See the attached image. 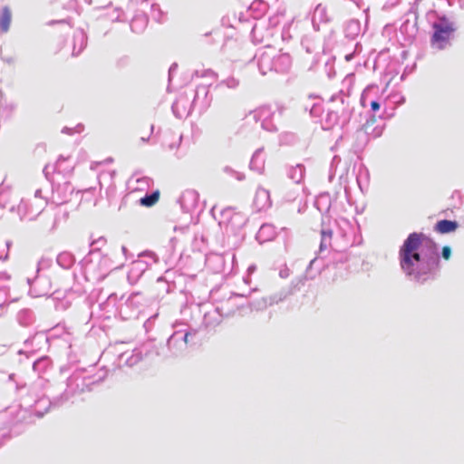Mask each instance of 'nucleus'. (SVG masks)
<instances>
[{
    "label": "nucleus",
    "instance_id": "7c9ffc66",
    "mask_svg": "<svg viewBox=\"0 0 464 464\" xmlns=\"http://www.w3.org/2000/svg\"><path fill=\"white\" fill-rule=\"evenodd\" d=\"M176 67H177V64H172L169 68V76L172 74V72H174V70H176Z\"/></svg>",
    "mask_w": 464,
    "mask_h": 464
},
{
    "label": "nucleus",
    "instance_id": "c9c22d12",
    "mask_svg": "<svg viewBox=\"0 0 464 464\" xmlns=\"http://www.w3.org/2000/svg\"><path fill=\"white\" fill-rule=\"evenodd\" d=\"M351 58H352V55H351V54H350V55H346V60H347V61L351 60Z\"/></svg>",
    "mask_w": 464,
    "mask_h": 464
},
{
    "label": "nucleus",
    "instance_id": "0eeeda50",
    "mask_svg": "<svg viewBox=\"0 0 464 464\" xmlns=\"http://www.w3.org/2000/svg\"><path fill=\"white\" fill-rule=\"evenodd\" d=\"M292 60L288 53H281L274 59L276 72H284L291 67Z\"/></svg>",
    "mask_w": 464,
    "mask_h": 464
},
{
    "label": "nucleus",
    "instance_id": "6ab92c4d",
    "mask_svg": "<svg viewBox=\"0 0 464 464\" xmlns=\"http://www.w3.org/2000/svg\"><path fill=\"white\" fill-rule=\"evenodd\" d=\"M10 277L5 273L0 274V297L6 296V290L9 287Z\"/></svg>",
    "mask_w": 464,
    "mask_h": 464
},
{
    "label": "nucleus",
    "instance_id": "c756f323",
    "mask_svg": "<svg viewBox=\"0 0 464 464\" xmlns=\"http://www.w3.org/2000/svg\"><path fill=\"white\" fill-rule=\"evenodd\" d=\"M329 118H330L331 120H334V121H336V120H337V118H338L337 113L333 112V111H332V112H330V113H329Z\"/></svg>",
    "mask_w": 464,
    "mask_h": 464
},
{
    "label": "nucleus",
    "instance_id": "dca6fc26",
    "mask_svg": "<svg viewBox=\"0 0 464 464\" xmlns=\"http://www.w3.org/2000/svg\"><path fill=\"white\" fill-rule=\"evenodd\" d=\"M264 167V160L262 157V149L257 150L250 161V168L260 171Z\"/></svg>",
    "mask_w": 464,
    "mask_h": 464
},
{
    "label": "nucleus",
    "instance_id": "e433bc0d",
    "mask_svg": "<svg viewBox=\"0 0 464 464\" xmlns=\"http://www.w3.org/2000/svg\"><path fill=\"white\" fill-rule=\"evenodd\" d=\"M102 241L103 242L104 240H103V238H102V237H101V238L98 240V242H102Z\"/></svg>",
    "mask_w": 464,
    "mask_h": 464
},
{
    "label": "nucleus",
    "instance_id": "f3484780",
    "mask_svg": "<svg viewBox=\"0 0 464 464\" xmlns=\"http://www.w3.org/2000/svg\"><path fill=\"white\" fill-rule=\"evenodd\" d=\"M181 102H182V100L179 99L172 105L173 113L176 115L177 118H179V119L188 116L190 112V107L187 108V107L183 106L182 109L179 108L181 105Z\"/></svg>",
    "mask_w": 464,
    "mask_h": 464
},
{
    "label": "nucleus",
    "instance_id": "b1692460",
    "mask_svg": "<svg viewBox=\"0 0 464 464\" xmlns=\"http://www.w3.org/2000/svg\"><path fill=\"white\" fill-rule=\"evenodd\" d=\"M177 338H178V334H173V335H171V336L169 337V341H168V345H169V348H170V347L172 346V344L176 342Z\"/></svg>",
    "mask_w": 464,
    "mask_h": 464
},
{
    "label": "nucleus",
    "instance_id": "4be33fe9",
    "mask_svg": "<svg viewBox=\"0 0 464 464\" xmlns=\"http://www.w3.org/2000/svg\"><path fill=\"white\" fill-rule=\"evenodd\" d=\"M226 85L227 88L235 89L238 86L239 82L238 80L235 79L234 77L228 78L223 82H220V85Z\"/></svg>",
    "mask_w": 464,
    "mask_h": 464
},
{
    "label": "nucleus",
    "instance_id": "6e6552de",
    "mask_svg": "<svg viewBox=\"0 0 464 464\" xmlns=\"http://www.w3.org/2000/svg\"><path fill=\"white\" fill-rule=\"evenodd\" d=\"M275 57L268 53H264L258 59V67L262 74H266L267 72L275 71L274 69Z\"/></svg>",
    "mask_w": 464,
    "mask_h": 464
},
{
    "label": "nucleus",
    "instance_id": "f03ea898",
    "mask_svg": "<svg viewBox=\"0 0 464 464\" xmlns=\"http://www.w3.org/2000/svg\"><path fill=\"white\" fill-rule=\"evenodd\" d=\"M285 110V107L281 104L262 106L249 111L246 119L256 122L260 121L262 129L267 131H275L277 130V123L280 121Z\"/></svg>",
    "mask_w": 464,
    "mask_h": 464
},
{
    "label": "nucleus",
    "instance_id": "412c9836",
    "mask_svg": "<svg viewBox=\"0 0 464 464\" xmlns=\"http://www.w3.org/2000/svg\"><path fill=\"white\" fill-rule=\"evenodd\" d=\"M34 198L37 199V210L40 212L41 209L44 208L46 205V201L42 198V190L36 189L34 193Z\"/></svg>",
    "mask_w": 464,
    "mask_h": 464
},
{
    "label": "nucleus",
    "instance_id": "72a5a7b5",
    "mask_svg": "<svg viewBox=\"0 0 464 464\" xmlns=\"http://www.w3.org/2000/svg\"><path fill=\"white\" fill-rule=\"evenodd\" d=\"M136 22H137V20H133V21H132V23L130 24V27H131V30H132V31H135L134 26H135V23H136Z\"/></svg>",
    "mask_w": 464,
    "mask_h": 464
},
{
    "label": "nucleus",
    "instance_id": "7ed1b4c3",
    "mask_svg": "<svg viewBox=\"0 0 464 464\" xmlns=\"http://www.w3.org/2000/svg\"><path fill=\"white\" fill-rule=\"evenodd\" d=\"M433 34L431 37V45L434 48L442 50L446 47L450 38V35L455 31L454 24L447 18L442 17L432 25Z\"/></svg>",
    "mask_w": 464,
    "mask_h": 464
},
{
    "label": "nucleus",
    "instance_id": "393cba45",
    "mask_svg": "<svg viewBox=\"0 0 464 464\" xmlns=\"http://www.w3.org/2000/svg\"><path fill=\"white\" fill-rule=\"evenodd\" d=\"M371 109L372 111H378L380 109V103L377 101H372L371 102Z\"/></svg>",
    "mask_w": 464,
    "mask_h": 464
},
{
    "label": "nucleus",
    "instance_id": "a878e982",
    "mask_svg": "<svg viewBox=\"0 0 464 464\" xmlns=\"http://www.w3.org/2000/svg\"><path fill=\"white\" fill-rule=\"evenodd\" d=\"M143 256H148V257H150V259H152V260H153V262H154V263H156V262L158 261L157 256H155V254H154V253H152V252L145 253Z\"/></svg>",
    "mask_w": 464,
    "mask_h": 464
},
{
    "label": "nucleus",
    "instance_id": "2eb2a0df",
    "mask_svg": "<svg viewBox=\"0 0 464 464\" xmlns=\"http://www.w3.org/2000/svg\"><path fill=\"white\" fill-rule=\"evenodd\" d=\"M304 166L298 164V165L291 168V169L289 170V173H288V177H289V179L294 180L296 184H299L304 178Z\"/></svg>",
    "mask_w": 464,
    "mask_h": 464
},
{
    "label": "nucleus",
    "instance_id": "9b49d317",
    "mask_svg": "<svg viewBox=\"0 0 464 464\" xmlns=\"http://www.w3.org/2000/svg\"><path fill=\"white\" fill-rule=\"evenodd\" d=\"M459 227L457 221L443 219L437 222L435 229L440 234H448L455 231Z\"/></svg>",
    "mask_w": 464,
    "mask_h": 464
},
{
    "label": "nucleus",
    "instance_id": "ddd939ff",
    "mask_svg": "<svg viewBox=\"0 0 464 464\" xmlns=\"http://www.w3.org/2000/svg\"><path fill=\"white\" fill-rule=\"evenodd\" d=\"M12 21V13L8 6H4L0 14V29L3 33L8 32Z\"/></svg>",
    "mask_w": 464,
    "mask_h": 464
},
{
    "label": "nucleus",
    "instance_id": "39448f33",
    "mask_svg": "<svg viewBox=\"0 0 464 464\" xmlns=\"http://www.w3.org/2000/svg\"><path fill=\"white\" fill-rule=\"evenodd\" d=\"M254 204L258 210L268 208L271 204L268 190L262 188H258L256 192Z\"/></svg>",
    "mask_w": 464,
    "mask_h": 464
},
{
    "label": "nucleus",
    "instance_id": "a211bd4d",
    "mask_svg": "<svg viewBox=\"0 0 464 464\" xmlns=\"http://www.w3.org/2000/svg\"><path fill=\"white\" fill-rule=\"evenodd\" d=\"M160 194L158 191L152 192L151 194L146 195L145 197L141 198L140 202V205L145 207H151L153 206L159 199Z\"/></svg>",
    "mask_w": 464,
    "mask_h": 464
},
{
    "label": "nucleus",
    "instance_id": "bb28decb",
    "mask_svg": "<svg viewBox=\"0 0 464 464\" xmlns=\"http://www.w3.org/2000/svg\"><path fill=\"white\" fill-rule=\"evenodd\" d=\"M133 265L135 266H138L141 270L145 269L144 264H143V262L141 260H137V261L133 262Z\"/></svg>",
    "mask_w": 464,
    "mask_h": 464
},
{
    "label": "nucleus",
    "instance_id": "4468645a",
    "mask_svg": "<svg viewBox=\"0 0 464 464\" xmlns=\"http://www.w3.org/2000/svg\"><path fill=\"white\" fill-rule=\"evenodd\" d=\"M333 231L330 228H322L321 230V243L319 251L323 252L331 246Z\"/></svg>",
    "mask_w": 464,
    "mask_h": 464
},
{
    "label": "nucleus",
    "instance_id": "2f4dec72",
    "mask_svg": "<svg viewBox=\"0 0 464 464\" xmlns=\"http://www.w3.org/2000/svg\"><path fill=\"white\" fill-rule=\"evenodd\" d=\"M340 159L338 156H334L333 160H332V166L334 165L335 163H337V161H339Z\"/></svg>",
    "mask_w": 464,
    "mask_h": 464
},
{
    "label": "nucleus",
    "instance_id": "cd10ccee",
    "mask_svg": "<svg viewBox=\"0 0 464 464\" xmlns=\"http://www.w3.org/2000/svg\"><path fill=\"white\" fill-rule=\"evenodd\" d=\"M2 59L4 60V62L7 63L8 64H12L14 62V59L13 57H8V58L3 57Z\"/></svg>",
    "mask_w": 464,
    "mask_h": 464
},
{
    "label": "nucleus",
    "instance_id": "20e7f679",
    "mask_svg": "<svg viewBox=\"0 0 464 464\" xmlns=\"http://www.w3.org/2000/svg\"><path fill=\"white\" fill-rule=\"evenodd\" d=\"M198 201V193L195 189H185L180 198L179 203L185 211H190L196 208Z\"/></svg>",
    "mask_w": 464,
    "mask_h": 464
},
{
    "label": "nucleus",
    "instance_id": "5701e85b",
    "mask_svg": "<svg viewBox=\"0 0 464 464\" xmlns=\"http://www.w3.org/2000/svg\"><path fill=\"white\" fill-rule=\"evenodd\" d=\"M442 257L446 260L450 259V256H451V249L450 246H445L443 248H442Z\"/></svg>",
    "mask_w": 464,
    "mask_h": 464
},
{
    "label": "nucleus",
    "instance_id": "aec40b11",
    "mask_svg": "<svg viewBox=\"0 0 464 464\" xmlns=\"http://www.w3.org/2000/svg\"><path fill=\"white\" fill-rule=\"evenodd\" d=\"M346 30L350 34H358L360 31V23L357 20L350 21L347 24Z\"/></svg>",
    "mask_w": 464,
    "mask_h": 464
},
{
    "label": "nucleus",
    "instance_id": "423d86ee",
    "mask_svg": "<svg viewBox=\"0 0 464 464\" xmlns=\"http://www.w3.org/2000/svg\"><path fill=\"white\" fill-rule=\"evenodd\" d=\"M329 20L327 10L325 6L318 5L313 14V25L316 30H319L321 24L326 23Z\"/></svg>",
    "mask_w": 464,
    "mask_h": 464
},
{
    "label": "nucleus",
    "instance_id": "1a4fd4ad",
    "mask_svg": "<svg viewBox=\"0 0 464 464\" xmlns=\"http://www.w3.org/2000/svg\"><path fill=\"white\" fill-rule=\"evenodd\" d=\"M86 46V35L85 34L79 30L76 31L73 34V46H72V55H78Z\"/></svg>",
    "mask_w": 464,
    "mask_h": 464
},
{
    "label": "nucleus",
    "instance_id": "c85d7f7f",
    "mask_svg": "<svg viewBox=\"0 0 464 464\" xmlns=\"http://www.w3.org/2000/svg\"><path fill=\"white\" fill-rule=\"evenodd\" d=\"M201 91H202L205 94H207V91H206V89H205V88H202V89H201ZM199 92H200V89H198V90H197V92H196V95H195V97H194V102H195V101L197 100V98L198 97Z\"/></svg>",
    "mask_w": 464,
    "mask_h": 464
},
{
    "label": "nucleus",
    "instance_id": "473e14b6",
    "mask_svg": "<svg viewBox=\"0 0 464 464\" xmlns=\"http://www.w3.org/2000/svg\"><path fill=\"white\" fill-rule=\"evenodd\" d=\"M188 334H185L183 336H182V340L184 341V344H187L188 343Z\"/></svg>",
    "mask_w": 464,
    "mask_h": 464
},
{
    "label": "nucleus",
    "instance_id": "9d476101",
    "mask_svg": "<svg viewBox=\"0 0 464 464\" xmlns=\"http://www.w3.org/2000/svg\"><path fill=\"white\" fill-rule=\"evenodd\" d=\"M285 295L280 296L278 299H276L275 296H271L269 298L267 297H262L259 300H256L250 304V307L254 310L260 311L266 309L268 305H271L275 303H277L278 301H282Z\"/></svg>",
    "mask_w": 464,
    "mask_h": 464
},
{
    "label": "nucleus",
    "instance_id": "f8f14e48",
    "mask_svg": "<svg viewBox=\"0 0 464 464\" xmlns=\"http://www.w3.org/2000/svg\"><path fill=\"white\" fill-rule=\"evenodd\" d=\"M275 236V228L273 226L265 224L261 226L259 231L256 234V239L260 242H266L271 240Z\"/></svg>",
    "mask_w": 464,
    "mask_h": 464
},
{
    "label": "nucleus",
    "instance_id": "f704fd0d",
    "mask_svg": "<svg viewBox=\"0 0 464 464\" xmlns=\"http://www.w3.org/2000/svg\"><path fill=\"white\" fill-rule=\"evenodd\" d=\"M121 250H122L123 254H125L127 252V248L124 246H121Z\"/></svg>",
    "mask_w": 464,
    "mask_h": 464
},
{
    "label": "nucleus",
    "instance_id": "f257e3e1",
    "mask_svg": "<svg viewBox=\"0 0 464 464\" xmlns=\"http://www.w3.org/2000/svg\"><path fill=\"white\" fill-rule=\"evenodd\" d=\"M400 266L406 277L417 283L429 280L439 266L437 245L422 234L411 233L399 251Z\"/></svg>",
    "mask_w": 464,
    "mask_h": 464
}]
</instances>
